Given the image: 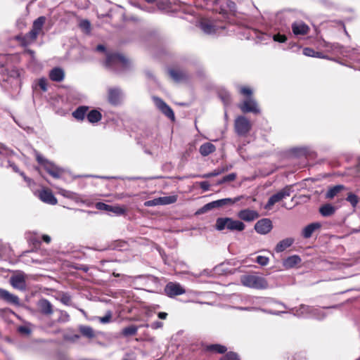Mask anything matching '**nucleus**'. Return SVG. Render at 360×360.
I'll return each instance as SVG.
<instances>
[{
    "label": "nucleus",
    "instance_id": "f257e3e1",
    "mask_svg": "<svg viewBox=\"0 0 360 360\" xmlns=\"http://www.w3.org/2000/svg\"><path fill=\"white\" fill-rule=\"evenodd\" d=\"M129 60L122 55L119 53L108 54L105 62V65L115 72L124 70L128 68Z\"/></svg>",
    "mask_w": 360,
    "mask_h": 360
},
{
    "label": "nucleus",
    "instance_id": "f03ea898",
    "mask_svg": "<svg viewBox=\"0 0 360 360\" xmlns=\"http://www.w3.org/2000/svg\"><path fill=\"white\" fill-rule=\"evenodd\" d=\"M215 226L219 231H222L226 228L231 231H242L245 228L243 222L239 220H234L230 217L218 218L216 221Z\"/></svg>",
    "mask_w": 360,
    "mask_h": 360
},
{
    "label": "nucleus",
    "instance_id": "7ed1b4c3",
    "mask_svg": "<svg viewBox=\"0 0 360 360\" xmlns=\"http://www.w3.org/2000/svg\"><path fill=\"white\" fill-rule=\"evenodd\" d=\"M240 282L244 286L257 290L266 289L269 287L268 282L264 277L254 274L243 276Z\"/></svg>",
    "mask_w": 360,
    "mask_h": 360
},
{
    "label": "nucleus",
    "instance_id": "20e7f679",
    "mask_svg": "<svg viewBox=\"0 0 360 360\" xmlns=\"http://www.w3.org/2000/svg\"><path fill=\"white\" fill-rule=\"evenodd\" d=\"M289 312L298 317L310 316L321 319L324 316L319 309L305 304H301L298 307L290 309Z\"/></svg>",
    "mask_w": 360,
    "mask_h": 360
},
{
    "label": "nucleus",
    "instance_id": "39448f33",
    "mask_svg": "<svg viewBox=\"0 0 360 360\" xmlns=\"http://www.w3.org/2000/svg\"><path fill=\"white\" fill-rule=\"evenodd\" d=\"M45 22L46 18L44 16H40L34 20L31 30L24 37V41L26 44H31L37 39Z\"/></svg>",
    "mask_w": 360,
    "mask_h": 360
},
{
    "label": "nucleus",
    "instance_id": "423d86ee",
    "mask_svg": "<svg viewBox=\"0 0 360 360\" xmlns=\"http://www.w3.org/2000/svg\"><path fill=\"white\" fill-rule=\"evenodd\" d=\"M252 129V124L248 119L244 116H238L234 122V129L240 136H245Z\"/></svg>",
    "mask_w": 360,
    "mask_h": 360
},
{
    "label": "nucleus",
    "instance_id": "0eeeda50",
    "mask_svg": "<svg viewBox=\"0 0 360 360\" xmlns=\"http://www.w3.org/2000/svg\"><path fill=\"white\" fill-rule=\"evenodd\" d=\"M292 192V185L286 186L285 187H284L283 188H282L281 190L278 191L276 193L272 195L269 198V199L265 206V208L270 209L276 202H278L281 200H282L283 199L290 196Z\"/></svg>",
    "mask_w": 360,
    "mask_h": 360
},
{
    "label": "nucleus",
    "instance_id": "6e6552de",
    "mask_svg": "<svg viewBox=\"0 0 360 360\" xmlns=\"http://www.w3.org/2000/svg\"><path fill=\"white\" fill-rule=\"evenodd\" d=\"M155 106L172 121H174L175 116L173 110L160 98L153 97Z\"/></svg>",
    "mask_w": 360,
    "mask_h": 360
},
{
    "label": "nucleus",
    "instance_id": "1a4fd4ad",
    "mask_svg": "<svg viewBox=\"0 0 360 360\" xmlns=\"http://www.w3.org/2000/svg\"><path fill=\"white\" fill-rule=\"evenodd\" d=\"M165 292L169 297H174L186 292L184 287L179 283L169 282L165 287Z\"/></svg>",
    "mask_w": 360,
    "mask_h": 360
},
{
    "label": "nucleus",
    "instance_id": "9d476101",
    "mask_svg": "<svg viewBox=\"0 0 360 360\" xmlns=\"http://www.w3.org/2000/svg\"><path fill=\"white\" fill-rule=\"evenodd\" d=\"M238 107L241 111L245 113L252 112L255 114H258L260 112L257 102L252 97H248L240 104H239Z\"/></svg>",
    "mask_w": 360,
    "mask_h": 360
},
{
    "label": "nucleus",
    "instance_id": "9b49d317",
    "mask_svg": "<svg viewBox=\"0 0 360 360\" xmlns=\"http://www.w3.org/2000/svg\"><path fill=\"white\" fill-rule=\"evenodd\" d=\"M272 229V222L267 218L260 219L255 224V230L256 232L262 235L269 233Z\"/></svg>",
    "mask_w": 360,
    "mask_h": 360
},
{
    "label": "nucleus",
    "instance_id": "f8f14e48",
    "mask_svg": "<svg viewBox=\"0 0 360 360\" xmlns=\"http://www.w3.org/2000/svg\"><path fill=\"white\" fill-rule=\"evenodd\" d=\"M11 285L15 289L25 290L26 289V276L23 273H19L13 275L10 278Z\"/></svg>",
    "mask_w": 360,
    "mask_h": 360
},
{
    "label": "nucleus",
    "instance_id": "ddd939ff",
    "mask_svg": "<svg viewBox=\"0 0 360 360\" xmlns=\"http://www.w3.org/2000/svg\"><path fill=\"white\" fill-rule=\"evenodd\" d=\"M237 216L243 221L251 222L259 218V214L256 210L244 209L239 211L237 214Z\"/></svg>",
    "mask_w": 360,
    "mask_h": 360
},
{
    "label": "nucleus",
    "instance_id": "4468645a",
    "mask_svg": "<svg viewBox=\"0 0 360 360\" xmlns=\"http://www.w3.org/2000/svg\"><path fill=\"white\" fill-rule=\"evenodd\" d=\"M37 307L40 313L45 316H50L53 312V305L48 300L44 298L38 301Z\"/></svg>",
    "mask_w": 360,
    "mask_h": 360
},
{
    "label": "nucleus",
    "instance_id": "2eb2a0df",
    "mask_svg": "<svg viewBox=\"0 0 360 360\" xmlns=\"http://www.w3.org/2000/svg\"><path fill=\"white\" fill-rule=\"evenodd\" d=\"M292 33L296 35H305L309 32V27L302 21H296L292 24Z\"/></svg>",
    "mask_w": 360,
    "mask_h": 360
},
{
    "label": "nucleus",
    "instance_id": "dca6fc26",
    "mask_svg": "<svg viewBox=\"0 0 360 360\" xmlns=\"http://www.w3.org/2000/svg\"><path fill=\"white\" fill-rule=\"evenodd\" d=\"M0 299L13 305L20 304V300L18 296L2 288H0Z\"/></svg>",
    "mask_w": 360,
    "mask_h": 360
},
{
    "label": "nucleus",
    "instance_id": "f3484780",
    "mask_svg": "<svg viewBox=\"0 0 360 360\" xmlns=\"http://www.w3.org/2000/svg\"><path fill=\"white\" fill-rule=\"evenodd\" d=\"M200 28L207 34H215L217 31V27L207 20H202L199 24Z\"/></svg>",
    "mask_w": 360,
    "mask_h": 360
},
{
    "label": "nucleus",
    "instance_id": "a211bd4d",
    "mask_svg": "<svg viewBox=\"0 0 360 360\" xmlns=\"http://www.w3.org/2000/svg\"><path fill=\"white\" fill-rule=\"evenodd\" d=\"M39 197L41 201L46 203L50 205H56L57 203V199L54 197L53 194L50 191L42 190L39 193Z\"/></svg>",
    "mask_w": 360,
    "mask_h": 360
},
{
    "label": "nucleus",
    "instance_id": "6ab92c4d",
    "mask_svg": "<svg viewBox=\"0 0 360 360\" xmlns=\"http://www.w3.org/2000/svg\"><path fill=\"white\" fill-rule=\"evenodd\" d=\"M121 98V91L117 88H111L108 90V101L112 105L120 103Z\"/></svg>",
    "mask_w": 360,
    "mask_h": 360
},
{
    "label": "nucleus",
    "instance_id": "aec40b11",
    "mask_svg": "<svg viewBox=\"0 0 360 360\" xmlns=\"http://www.w3.org/2000/svg\"><path fill=\"white\" fill-rule=\"evenodd\" d=\"M321 226V225L319 222L311 223V224L307 225L302 230V236L304 238H309L312 236L313 233L316 230L320 229Z\"/></svg>",
    "mask_w": 360,
    "mask_h": 360
},
{
    "label": "nucleus",
    "instance_id": "412c9836",
    "mask_svg": "<svg viewBox=\"0 0 360 360\" xmlns=\"http://www.w3.org/2000/svg\"><path fill=\"white\" fill-rule=\"evenodd\" d=\"M216 11H219L220 13L223 15L227 14L228 13H231L232 14H235L236 11V4L230 0H227L226 2V7L221 6L219 10L217 8H214Z\"/></svg>",
    "mask_w": 360,
    "mask_h": 360
},
{
    "label": "nucleus",
    "instance_id": "4be33fe9",
    "mask_svg": "<svg viewBox=\"0 0 360 360\" xmlns=\"http://www.w3.org/2000/svg\"><path fill=\"white\" fill-rule=\"evenodd\" d=\"M44 169L50 175H51L53 178L56 179L60 178V174L63 172L61 169L58 168V167H56L50 162L49 163L45 164Z\"/></svg>",
    "mask_w": 360,
    "mask_h": 360
},
{
    "label": "nucleus",
    "instance_id": "5701e85b",
    "mask_svg": "<svg viewBox=\"0 0 360 360\" xmlns=\"http://www.w3.org/2000/svg\"><path fill=\"white\" fill-rule=\"evenodd\" d=\"M89 107L86 105L79 106L75 111L72 112V115L75 119L79 121H82L87 115Z\"/></svg>",
    "mask_w": 360,
    "mask_h": 360
},
{
    "label": "nucleus",
    "instance_id": "b1692460",
    "mask_svg": "<svg viewBox=\"0 0 360 360\" xmlns=\"http://www.w3.org/2000/svg\"><path fill=\"white\" fill-rule=\"evenodd\" d=\"M294 243V239L292 238H286L281 240L275 247L276 252H282L288 248L290 247Z\"/></svg>",
    "mask_w": 360,
    "mask_h": 360
},
{
    "label": "nucleus",
    "instance_id": "393cba45",
    "mask_svg": "<svg viewBox=\"0 0 360 360\" xmlns=\"http://www.w3.org/2000/svg\"><path fill=\"white\" fill-rule=\"evenodd\" d=\"M300 262L301 259L299 256L292 255L284 259L283 262V265L286 269H290L300 264Z\"/></svg>",
    "mask_w": 360,
    "mask_h": 360
},
{
    "label": "nucleus",
    "instance_id": "a878e982",
    "mask_svg": "<svg viewBox=\"0 0 360 360\" xmlns=\"http://www.w3.org/2000/svg\"><path fill=\"white\" fill-rule=\"evenodd\" d=\"M64 72L61 68H55L51 70L49 77L52 81L61 82L64 79Z\"/></svg>",
    "mask_w": 360,
    "mask_h": 360
},
{
    "label": "nucleus",
    "instance_id": "bb28decb",
    "mask_svg": "<svg viewBox=\"0 0 360 360\" xmlns=\"http://www.w3.org/2000/svg\"><path fill=\"white\" fill-rule=\"evenodd\" d=\"M216 150V147L211 143H205L200 146L199 152L202 156H207L210 154L214 153Z\"/></svg>",
    "mask_w": 360,
    "mask_h": 360
},
{
    "label": "nucleus",
    "instance_id": "cd10ccee",
    "mask_svg": "<svg viewBox=\"0 0 360 360\" xmlns=\"http://www.w3.org/2000/svg\"><path fill=\"white\" fill-rule=\"evenodd\" d=\"M336 208L330 204H326L319 208V212L323 217H330L333 215Z\"/></svg>",
    "mask_w": 360,
    "mask_h": 360
},
{
    "label": "nucleus",
    "instance_id": "c85d7f7f",
    "mask_svg": "<svg viewBox=\"0 0 360 360\" xmlns=\"http://www.w3.org/2000/svg\"><path fill=\"white\" fill-rule=\"evenodd\" d=\"M86 118L90 123H96L102 118L101 113L97 110H92L86 115Z\"/></svg>",
    "mask_w": 360,
    "mask_h": 360
},
{
    "label": "nucleus",
    "instance_id": "c756f323",
    "mask_svg": "<svg viewBox=\"0 0 360 360\" xmlns=\"http://www.w3.org/2000/svg\"><path fill=\"white\" fill-rule=\"evenodd\" d=\"M343 189H345V186L342 185H337L333 187H331L326 193V198L328 199H333Z\"/></svg>",
    "mask_w": 360,
    "mask_h": 360
},
{
    "label": "nucleus",
    "instance_id": "7c9ffc66",
    "mask_svg": "<svg viewBox=\"0 0 360 360\" xmlns=\"http://www.w3.org/2000/svg\"><path fill=\"white\" fill-rule=\"evenodd\" d=\"M260 300H261V303L263 304H274V306H281L285 309H288V307L283 302L274 300V299H271V298L262 297V298H260Z\"/></svg>",
    "mask_w": 360,
    "mask_h": 360
},
{
    "label": "nucleus",
    "instance_id": "2f4dec72",
    "mask_svg": "<svg viewBox=\"0 0 360 360\" xmlns=\"http://www.w3.org/2000/svg\"><path fill=\"white\" fill-rule=\"evenodd\" d=\"M227 169H219V167L213 170L212 172L206 173L202 175H196L194 176V177H201V178H210L213 176H217L220 175L221 174L226 172Z\"/></svg>",
    "mask_w": 360,
    "mask_h": 360
},
{
    "label": "nucleus",
    "instance_id": "473e14b6",
    "mask_svg": "<svg viewBox=\"0 0 360 360\" xmlns=\"http://www.w3.org/2000/svg\"><path fill=\"white\" fill-rule=\"evenodd\" d=\"M207 349L218 354H224L226 352L227 348L221 345H210L207 347Z\"/></svg>",
    "mask_w": 360,
    "mask_h": 360
},
{
    "label": "nucleus",
    "instance_id": "72a5a7b5",
    "mask_svg": "<svg viewBox=\"0 0 360 360\" xmlns=\"http://www.w3.org/2000/svg\"><path fill=\"white\" fill-rule=\"evenodd\" d=\"M169 73L171 77L176 82L181 81L185 78V74L180 70H170Z\"/></svg>",
    "mask_w": 360,
    "mask_h": 360
},
{
    "label": "nucleus",
    "instance_id": "f704fd0d",
    "mask_svg": "<svg viewBox=\"0 0 360 360\" xmlns=\"http://www.w3.org/2000/svg\"><path fill=\"white\" fill-rule=\"evenodd\" d=\"M79 330L82 335L89 338H92L95 336L94 330L90 326H83L79 328Z\"/></svg>",
    "mask_w": 360,
    "mask_h": 360
},
{
    "label": "nucleus",
    "instance_id": "c9c22d12",
    "mask_svg": "<svg viewBox=\"0 0 360 360\" xmlns=\"http://www.w3.org/2000/svg\"><path fill=\"white\" fill-rule=\"evenodd\" d=\"M138 329L139 328L137 326L131 325L123 328L122 333L126 337L135 335L137 333Z\"/></svg>",
    "mask_w": 360,
    "mask_h": 360
},
{
    "label": "nucleus",
    "instance_id": "e433bc0d",
    "mask_svg": "<svg viewBox=\"0 0 360 360\" xmlns=\"http://www.w3.org/2000/svg\"><path fill=\"white\" fill-rule=\"evenodd\" d=\"M219 96L224 105H228L231 103V96L229 92L225 90H221L219 92Z\"/></svg>",
    "mask_w": 360,
    "mask_h": 360
},
{
    "label": "nucleus",
    "instance_id": "4c0bfd02",
    "mask_svg": "<svg viewBox=\"0 0 360 360\" xmlns=\"http://www.w3.org/2000/svg\"><path fill=\"white\" fill-rule=\"evenodd\" d=\"M79 26L80 29L86 34L91 32V23L88 20H82L79 22Z\"/></svg>",
    "mask_w": 360,
    "mask_h": 360
},
{
    "label": "nucleus",
    "instance_id": "58836bf2",
    "mask_svg": "<svg viewBox=\"0 0 360 360\" xmlns=\"http://www.w3.org/2000/svg\"><path fill=\"white\" fill-rule=\"evenodd\" d=\"M112 318V313L111 311H108L104 316L97 317L96 319L99 321L101 323L106 324L111 322Z\"/></svg>",
    "mask_w": 360,
    "mask_h": 360
},
{
    "label": "nucleus",
    "instance_id": "ea45409f",
    "mask_svg": "<svg viewBox=\"0 0 360 360\" xmlns=\"http://www.w3.org/2000/svg\"><path fill=\"white\" fill-rule=\"evenodd\" d=\"M176 201L175 195L160 197V205H169Z\"/></svg>",
    "mask_w": 360,
    "mask_h": 360
},
{
    "label": "nucleus",
    "instance_id": "a19ab883",
    "mask_svg": "<svg viewBox=\"0 0 360 360\" xmlns=\"http://www.w3.org/2000/svg\"><path fill=\"white\" fill-rule=\"evenodd\" d=\"M126 208L124 206L120 205H112L110 212H113L116 215H123L126 213Z\"/></svg>",
    "mask_w": 360,
    "mask_h": 360
},
{
    "label": "nucleus",
    "instance_id": "79ce46f5",
    "mask_svg": "<svg viewBox=\"0 0 360 360\" xmlns=\"http://www.w3.org/2000/svg\"><path fill=\"white\" fill-rule=\"evenodd\" d=\"M240 198H241V197L239 196V197H237L235 198H228L220 199V202H221V206L226 205L227 204H234L236 202L239 201L240 200Z\"/></svg>",
    "mask_w": 360,
    "mask_h": 360
},
{
    "label": "nucleus",
    "instance_id": "37998d69",
    "mask_svg": "<svg viewBox=\"0 0 360 360\" xmlns=\"http://www.w3.org/2000/svg\"><path fill=\"white\" fill-rule=\"evenodd\" d=\"M221 360H240V359L236 353L230 352L223 356Z\"/></svg>",
    "mask_w": 360,
    "mask_h": 360
},
{
    "label": "nucleus",
    "instance_id": "c03bdc74",
    "mask_svg": "<svg viewBox=\"0 0 360 360\" xmlns=\"http://www.w3.org/2000/svg\"><path fill=\"white\" fill-rule=\"evenodd\" d=\"M346 200L350 202V204L353 206V207H355L358 202H359V199H358V197L352 193H349L346 198Z\"/></svg>",
    "mask_w": 360,
    "mask_h": 360
},
{
    "label": "nucleus",
    "instance_id": "a18cd8bd",
    "mask_svg": "<svg viewBox=\"0 0 360 360\" xmlns=\"http://www.w3.org/2000/svg\"><path fill=\"white\" fill-rule=\"evenodd\" d=\"M18 331L22 335H29L31 333L32 330H31L30 326L23 325V326H20L18 328Z\"/></svg>",
    "mask_w": 360,
    "mask_h": 360
},
{
    "label": "nucleus",
    "instance_id": "49530a36",
    "mask_svg": "<svg viewBox=\"0 0 360 360\" xmlns=\"http://www.w3.org/2000/svg\"><path fill=\"white\" fill-rule=\"evenodd\" d=\"M222 207V206L221 205L220 200H217L212 201L210 203L206 204L203 208L205 210H211L214 207Z\"/></svg>",
    "mask_w": 360,
    "mask_h": 360
},
{
    "label": "nucleus",
    "instance_id": "de8ad7c7",
    "mask_svg": "<svg viewBox=\"0 0 360 360\" xmlns=\"http://www.w3.org/2000/svg\"><path fill=\"white\" fill-rule=\"evenodd\" d=\"M111 206L112 205H107V204H105L104 202H97L96 204V209L100 210H105L107 212H110Z\"/></svg>",
    "mask_w": 360,
    "mask_h": 360
},
{
    "label": "nucleus",
    "instance_id": "09e8293b",
    "mask_svg": "<svg viewBox=\"0 0 360 360\" xmlns=\"http://www.w3.org/2000/svg\"><path fill=\"white\" fill-rule=\"evenodd\" d=\"M37 84L44 92L47 91V79L46 78L42 77L39 79Z\"/></svg>",
    "mask_w": 360,
    "mask_h": 360
},
{
    "label": "nucleus",
    "instance_id": "8fccbe9b",
    "mask_svg": "<svg viewBox=\"0 0 360 360\" xmlns=\"http://www.w3.org/2000/svg\"><path fill=\"white\" fill-rule=\"evenodd\" d=\"M158 6L160 10H165L169 8V0H157Z\"/></svg>",
    "mask_w": 360,
    "mask_h": 360
},
{
    "label": "nucleus",
    "instance_id": "3c124183",
    "mask_svg": "<svg viewBox=\"0 0 360 360\" xmlns=\"http://www.w3.org/2000/svg\"><path fill=\"white\" fill-rule=\"evenodd\" d=\"M160 205V198L147 200L144 202V206H146V207H153V206Z\"/></svg>",
    "mask_w": 360,
    "mask_h": 360
},
{
    "label": "nucleus",
    "instance_id": "603ef678",
    "mask_svg": "<svg viewBox=\"0 0 360 360\" xmlns=\"http://www.w3.org/2000/svg\"><path fill=\"white\" fill-rule=\"evenodd\" d=\"M256 261L259 264L266 266L269 263V259L267 257L259 255L257 257Z\"/></svg>",
    "mask_w": 360,
    "mask_h": 360
},
{
    "label": "nucleus",
    "instance_id": "864d4df0",
    "mask_svg": "<svg viewBox=\"0 0 360 360\" xmlns=\"http://www.w3.org/2000/svg\"><path fill=\"white\" fill-rule=\"evenodd\" d=\"M59 312H60V316L58 320L59 322H67L69 321L70 316L66 311H59Z\"/></svg>",
    "mask_w": 360,
    "mask_h": 360
},
{
    "label": "nucleus",
    "instance_id": "5fc2aeb1",
    "mask_svg": "<svg viewBox=\"0 0 360 360\" xmlns=\"http://www.w3.org/2000/svg\"><path fill=\"white\" fill-rule=\"evenodd\" d=\"M134 196V195L132 194H130V193H116L115 195H114V198L116 199V200H122L123 198H131Z\"/></svg>",
    "mask_w": 360,
    "mask_h": 360
},
{
    "label": "nucleus",
    "instance_id": "6e6d98bb",
    "mask_svg": "<svg viewBox=\"0 0 360 360\" xmlns=\"http://www.w3.org/2000/svg\"><path fill=\"white\" fill-rule=\"evenodd\" d=\"M273 39L275 41H278L281 43L285 42L287 40V37L285 35L280 34H274Z\"/></svg>",
    "mask_w": 360,
    "mask_h": 360
},
{
    "label": "nucleus",
    "instance_id": "4d7b16f0",
    "mask_svg": "<svg viewBox=\"0 0 360 360\" xmlns=\"http://www.w3.org/2000/svg\"><path fill=\"white\" fill-rule=\"evenodd\" d=\"M316 51L311 48H304L303 49V54L306 56L314 57Z\"/></svg>",
    "mask_w": 360,
    "mask_h": 360
},
{
    "label": "nucleus",
    "instance_id": "13d9d810",
    "mask_svg": "<svg viewBox=\"0 0 360 360\" xmlns=\"http://www.w3.org/2000/svg\"><path fill=\"white\" fill-rule=\"evenodd\" d=\"M36 158H37V162L39 164L42 165L44 166V167H45V164L49 162L46 159H45L42 155H41L38 153H36Z\"/></svg>",
    "mask_w": 360,
    "mask_h": 360
},
{
    "label": "nucleus",
    "instance_id": "bf43d9fd",
    "mask_svg": "<svg viewBox=\"0 0 360 360\" xmlns=\"http://www.w3.org/2000/svg\"><path fill=\"white\" fill-rule=\"evenodd\" d=\"M223 178H224V181H225V183L233 181L236 179V174L231 173L228 175L224 176Z\"/></svg>",
    "mask_w": 360,
    "mask_h": 360
},
{
    "label": "nucleus",
    "instance_id": "052dcab7",
    "mask_svg": "<svg viewBox=\"0 0 360 360\" xmlns=\"http://www.w3.org/2000/svg\"><path fill=\"white\" fill-rule=\"evenodd\" d=\"M58 193L67 198H70L72 197V193L71 191L65 190L63 188H58Z\"/></svg>",
    "mask_w": 360,
    "mask_h": 360
},
{
    "label": "nucleus",
    "instance_id": "680f3d73",
    "mask_svg": "<svg viewBox=\"0 0 360 360\" xmlns=\"http://www.w3.org/2000/svg\"><path fill=\"white\" fill-rule=\"evenodd\" d=\"M240 92L245 96H248L249 97H251V95L252 94V90L248 87H242L240 90Z\"/></svg>",
    "mask_w": 360,
    "mask_h": 360
},
{
    "label": "nucleus",
    "instance_id": "e2e57ef3",
    "mask_svg": "<svg viewBox=\"0 0 360 360\" xmlns=\"http://www.w3.org/2000/svg\"><path fill=\"white\" fill-rule=\"evenodd\" d=\"M262 311L264 312H266V313H268V314H274V315H280L281 314H285L286 313L285 311H275V310H273V309H262Z\"/></svg>",
    "mask_w": 360,
    "mask_h": 360
},
{
    "label": "nucleus",
    "instance_id": "0e129e2a",
    "mask_svg": "<svg viewBox=\"0 0 360 360\" xmlns=\"http://www.w3.org/2000/svg\"><path fill=\"white\" fill-rule=\"evenodd\" d=\"M71 301V297L68 294H63L61 297V302L64 303L65 304H70V302Z\"/></svg>",
    "mask_w": 360,
    "mask_h": 360
},
{
    "label": "nucleus",
    "instance_id": "69168bd1",
    "mask_svg": "<svg viewBox=\"0 0 360 360\" xmlns=\"http://www.w3.org/2000/svg\"><path fill=\"white\" fill-rule=\"evenodd\" d=\"M150 328L154 329V330H156V329H158V328H161L162 326H163V323L161 322V321H154L153 323H152L150 325Z\"/></svg>",
    "mask_w": 360,
    "mask_h": 360
},
{
    "label": "nucleus",
    "instance_id": "338daca9",
    "mask_svg": "<svg viewBox=\"0 0 360 360\" xmlns=\"http://www.w3.org/2000/svg\"><path fill=\"white\" fill-rule=\"evenodd\" d=\"M200 186L204 191H207L210 190V185L208 181H201Z\"/></svg>",
    "mask_w": 360,
    "mask_h": 360
},
{
    "label": "nucleus",
    "instance_id": "774afa93",
    "mask_svg": "<svg viewBox=\"0 0 360 360\" xmlns=\"http://www.w3.org/2000/svg\"><path fill=\"white\" fill-rule=\"evenodd\" d=\"M112 262H113V261L102 260V261H101V265L102 268L105 269V267H108V264H110Z\"/></svg>",
    "mask_w": 360,
    "mask_h": 360
}]
</instances>
